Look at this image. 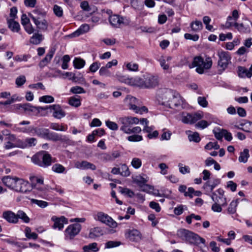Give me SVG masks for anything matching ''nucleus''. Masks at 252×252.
<instances>
[{
    "label": "nucleus",
    "instance_id": "obj_40",
    "mask_svg": "<svg viewBox=\"0 0 252 252\" xmlns=\"http://www.w3.org/2000/svg\"><path fill=\"white\" fill-rule=\"evenodd\" d=\"M249 152V151L247 149H245L242 152H241L239 161L241 162L246 163L250 156Z\"/></svg>",
    "mask_w": 252,
    "mask_h": 252
},
{
    "label": "nucleus",
    "instance_id": "obj_6",
    "mask_svg": "<svg viewBox=\"0 0 252 252\" xmlns=\"http://www.w3.org/2000/svg\"><path fill=\"white\" fill-rule=\"evenodd\" d=\"M52 159L51 156L45 151L39 152L32 158V160L34 163L42 167H47L51 165Z\"/></svg>",
    "mask_w": 252,
    "mask_h": 252
},
{
    "label": "nucleus",
    "instance_id": "obj_50",
    "mask_svg": "<svg viewBox=\"0 0 252 252\" xmlns=\"http://www.w3.org/2000/svg\"><path fill=\"white\" fill-rule=\"evenodd\" d=\"M222 205L220 203L214 202L211 207V209L213 211L215 212L220 213L221 212L222 210Z\"/></svg>",
    "mask_w": 252,
    "mask_h": 252
},
{
    "label": "nucleus",
    "instance_id": "obj_11",
    "mask_svg": "<svg viewBox=\"0 0 252 252\" xmlns=\"http://www.w3.org/2000/svg\"><path fill=\"white\" fill-rule=\"evenodd\" d=\"M218 55L219 57L218 65L223 70H224L227 68L229 63H230L231 59L230 54L228 52L221 51L218 52Z\"/></svg>",
    "mask_w": 252,
    "mask_h": 252
},
{
    "label": "nucleus",
    "instance_id": "obj_41",
    "mask_svg": "<svg viewBox=\"0 0 252 252\" xmlns=\"http://www.w3.org/2000/svg\"><path fill=\"white\" fill-rule=\"evenodd\" d=\"M85 61L81 58H76L73 61V65L75 68L80 69L84 66Z\"/></svg>",
    "mask_w": 252,
    "mask_h": 252
},
{
    "label": "nucleus",
    "instance_id": "obj_61",
    "mask_svg": "<svg viewBox=\"0 0 252 252\" xmlns=\"http://www.w3.org/2000/svg\"><path fill=\"white\" fill-rule=\"evenodd\" d=\"M138 64L136 63H129L126 64L127 68L130 71H138Z\"/></svg>",
    "mask_w": 252,
    "mask_h": 252
},
{
    "label": "nucleus",
    "instance_id": "obj_39",
    "mask_svg": "<svg viewBox=\"0 0 252 252\" xmlns=\"http://www.w3.org/2000/svg\"><path fill=\"white\" fill-rule=\"evenodd\" d=\"M17 217L18 219V221H19V219L22 220L23 222L25 223H29L30 221V219L27 215V214L22 210H19L17 213Z\"/></svg>",
    "mask_w": 252,
    "mask_h": 252
},
{
    "label": "nucleus",
    "instance_id": "obj_24",
    "mask_svg": "<svg viewBox=\"0 0 252 252\" xmlns=\"http://www.w3.org/2000/svg\"><path fill=\"white\" fill-rule=\"evenodd\" d=\"M75 167L77 168L83 170H87L90 169L92 170H95L96 169V166L94 164L86 160H83L81 162H76L75 163Z\"/></svg>",
    "mask_w": 252,
    "mask_h": 252
},
{
    "label": "nucleus",
    "instance_id": "obj_23",
    "mask_svg": "<svg viewBox=\"0 0 252 252\" xmlns=\"http://www.w3.org/2000/svg\"><path fill=\"white\" fill-rule=\"evenodd\" d=\"M33 131L37 136L46 139L49 129L42 127H30L29 129L28 132H32Z\"/></svg>",
    "mask_w": 252,
    "mask_h": 252
},
{
    "label": "nucleus",
    "instance_id": "obj_19",
    "mask_svg": "<svg viewBox=\"0 0 252 252\" xmlns=\"http://www.w3.org/2000/svg\"><path fill=\"white\" fill-rule=\"evenodd\" d=\"M48 108H50L53 110V116L58 119H61L62 118L65 117L66 114L65 112L62 110L61 107L58 104H54L47 107Z\"/></svg>",
    "mask_w": 252,
    "mask_h": 252
},
{
    "label": "nucleus",
    "instance_id": "obj_22",
    "mask_svg": "<svg viewBox=\"0 0 252 252\" xmlns=\"http://www.w3.org/2000/svg\"><path fill=\"white\" fill-rule=\"evenodd\" d=\"M2 217L9 223L14 224L18 223L17 214H15L11 211L3 212L2 213Z\"/></svg>",
    "mask_w": 252,
    "mask_h": 252
},
{
    "label": "nucleus",
    "instance_id": "obj_63",
    "mask_svg": "<svg viewBox=\"0 0 252 252\" xmlns=\"http://www.w3.org/2000/svg\"><path fill=\"white\" fill-rule=\"evenodd\" d=\"M149 206L153 209L155 210L157 212H159L161 210V208L159 204L155 201H151L150 202Z\"/></svg>",
    "mask_w": 252,
    "mask_h": 252
},
{
    "label": "nucleus",
    "instance_id": "obj_18",
    "mask_svg": "<svg viewBox=\"0 0 252 252\" xmlns=\"http://www.w3.org/2000/svg\"><path fill=\"white\" fill-rule=\"evenodd\" d=\"M235 27L238 30V31L244 33H248L251 32V27H252V22L249 20H247L245 23L238 24V23H235Z\"/></svg>",
    "mask_w": 252,
    "mask_h": 252
},
{
    "label": "nucleus",
    "instance_id": "obj_64",
    "mask_svg": "<svg viewBox=\"0 0 252 252\" xmlns=\"http://www.w3.org/2000/svg\"><path fill=\"white\" fill-rule=\"evenodd\" d=\"M197 101L198 104L203 107H206L208 105V102L205 97L199 96Z\"/></svg>",
    "mask_w": 252,
    "mask_h": 252
},
{
    "label": "nucleus",
    "instance_id": "obj_60",
    "mask_svg": "<svg viewBox=\"0 0 252 252\" xmlns=\"http://www.w3.org/2000/svg\"><path fill=\"white\" fill-rule=\"evenodd\" d=\"M100 66V63L98 62L93 63L90 66L89 70L91 72L94 73L95 72Z\"/></svg>",
    "mask_w": 252,
    "mask_h": 252
},
{
    "label": "nucleus",
    "instance_id": "obj_14",
    "mask_svg": "<svg viewBox=\"0 0 252 252\" xmlns=\"http://www.w3.org/2000/svg\"><path fill=\"white\" fill-rule=\"evenodd\" d=\"M220 183V179H214L212 182L210 181L205 182L202 188L205 191V194L210 195V193L213 192L214 189Z\"/></svg>",
    "mask_w": 252,
    "mask_h": 252
},
{
    "label": "nucleus",
    "instance_id": "obj_52",
    "mask_svg": "<svg viewBox=\"0 0 252 252\" xmlns=\"http://www.w3.org/2000/svg\"><path fill=\"white\" fill-rule=\"evenodd\" d=\"M220 148V145L218 144L217 142H210L208 144H207L205 146V149L206 150H210L212 149H214L215 150H218Z\"/></svg>",
    "mask_w": 252,
    "mask_h": 252
},
{
    "label": "nucleus",
    "instance_id": "obj_36",
    "mask_svg": "<svg viewBox=\"0 0 252 252\" xmlns=\"http://www.w3.org/2000/svg\"><path fill=\"white\" fill-rule=\"evenodd\" d=\"M239 199L232 200L227 208V213L229 214H234L236 212V208L238 204Z\"/></svg>",
    "mask_w": 252,
    "mask_h": 252
},
{
    "label": "nucleus",
    "instance_id": "obj_49",
    "mask_svg": "<svg viewBox=\"0 0 252 252\" xmlns=\"http://www.w3.org/2000/svg\"><path fill=\"white\" fill-rule=\"evenodd\" d=\"M31 57L30 55H17L14 57L13 59L16 62H26Z\"/></svg>",
    "mask_w": 252,
    "mask_h": 252
},
{
    "label": "nucleus",
    "instance_id": "obj_9",
    "mask_svg": "<svg viewBox=\"0 0 252 252\" xmlns=\"http://www.w3.org/2000/svg\"><path fill=\"white\" fill-rule=\"evenodd\" d=\"M81 225L79 223H74L68 226L64 231L65 239L72 240L78 235L81 230Z\"/></svg>",
    "mask_w": 252,
    "mask_h": 252
},
{
    "label": "nucleus",
    "instance_id": "obj_26",
    "mask_svg": "<svg viewBox=\"0 0 252 252\" xmlns=\"http://www.w3.org/2000/svg\"><path fill=\"white\" fill-rule=\"evenodd\" d=\"M127 238L132 241H137L141 238L140 233L136 229L127 230L126 233Z\"/></svg>",
    "mask_w": 252,
    "mask_h": 252
},
{
    "label": "nucleus",
    "instance_id": "obj_54",
    "mask_svg": "<svg viewBox=\"0 0 252 252\" xmlns=\"http://www.w3.org/2000/svg\"><path fill=\"white\" fill-rule=\"evenodd\" d=\"M189 139L190 141H194L195 142H199L200 141L199 134L198 132H195L192 134L189 135Z\"/></svg>",
    "mask_w": 252,
    "mask_h": 252
},
{
    "label": "nucleus",
    "instance_id": "obj_53",
    "mask_svg": "<svg viewBox=\"0 0 252 252\" xmlns=\"http://www.w3.org/2000/svg\"><path fill=\"white\" fill-rule=\"evenodd\" d=\"M26 81L25 76L24 75H20L16 79L15 83L18 87H21L25 84Z\"/></svg>",
    "mask_w": 252,
    "mask_h": 252
},
{
    "label": "nucleus",
    "instance_id": "obj_38",
    "mask_svg": "<svg viewBox=\"0 0 252 252\" xmlns=\"http://www.w3.org/2000/svg\"><path fill=\"white\" fill-rule=\"evenodd\" d=\"M223 131H225V129L216 127L213 129V132L216 139L218 140H221L224 134Z\"/></svg>",
    "mask_w": 252,
    "mask_h": 252
},
{
    "label": "nucleus",
    "instance_id": "obj_3",
    "mask_svg": "<svg viewBox=\"0 0 252 252\" xmlns=\"http://www.w3.org/2000/svg\"><path fill=\"white\" fill-rule=\"evenodd\" d=\"M134 85L142 88L152 89L159 84V78L157 75L145 73L141 77H136L133 79Z\"/></svg>",
    "mask_w": 252,
    "mask_h": 252
},
{
    "label": "nucleus",
    "instance_id": "obj_27",
    "mask_svg": "<svg viewBox=\"0 0 252 252\" xmlns=\"http://www.w3.org/2000/svg\"><path fill=\"white\" fill-rule=\"evenodd\" d=\"M55 52V49L54 48L51 49L45 57L43 58L39 63V66L42 68L46 66L48 63H49L51 59H52L54 54Z\"/></svg>",
    "mask_w": 252,
    "mask_h": 252
},
{
    "label": "nucleus",
    "instance_id": "obj_4",
    "mask_svg": "<svg viewBox=\"0 0 252 252\" xmlns=\"http://www.w3.org/2000/svg\"><path fill=\"white\" fill-rule=\"evenodd\" d=\"M178 235L183 240L194 245H198L201 243L205 244V240L198 235L185 229L178 230Z\"/></svg>",
    "mask_w": 252,
    "mask_h": 252
},
{
    "label": "nucleus",
    "instance_id": "obj_47",
    "mask_svg": "<svg viewBox=\"0 0 252 252\" xmlns=\"http://www.w3.org/2000/svg\"><path fill=\"white\" fill-rule=\"evenodd\" d=\"M52 170L58 173H63L65 168L60 164H55L52 166Z\"/></svg>",
    "mask_w": 252,
    "mask_h": 252
},
{
    "label": "nucleus",
    "instance_id": "obj_48",
    "mask_svg": "<svg viewBox=\"0 0 252 252\" xmlns=\"http://www.w3.org/2000/svg\"><path fill=\"white\" fill-rule=\"evenodd\" d=\"M31 202L37 205L39 207L44 208L47 207L48 203L46 201L43 200H38L35 199H32Z\"/></svg>",
    "mask_w": 252,
    "mask_h": 252
},
{
    "label": "nucleus",
    "instance_id": "obj_17",
    "mask_svg": "<svg viewBox=\"0 0 252 252\" xmlns=\"http://www.w3.org/2000/svg\"><path fill=\"white\" fill-rule=\"evenodd\" d=\"M17 147L21 148H30L36 145L37 139L34 137L27 138L24 141L19 140Z\"/></svg>",
    "mask_w": 252,
    "mask_h": 252
},
{
    "label": "nucleus",
    "instance_id": "obj_51",
    "mask_svg": "<svg viewBox=\"0 0 252 252\" xmlns=\"http://www.w3.org/2000/svg\"><path fill=\"white\" fill-rule=\"evenodd\" d=\"M39 100L44 103H52L54 101V98L51 95H44L40 97Z\"/></svg>",
    "mask_w": 252,
    "mask_h": 252
},
{
    "label": "nucleus",
    "instance_id": "obj_12",
    "mask_svg": "<svg viewBox=\"0 0 252 252\" xmlns=\"http://www.w3.org/2000/svg\"><path fill=\"white\" fill-rule=\"evenodd\" d=\"M109 21L110 24L116 28L120 27L122 25L128 24V21L126 18L120 17L118 15H111L109 17Z\"/></svg>",
    "mask_w": 252,
    "mask_h": 252
},
{
    "label": "nucleus",
    "instance_id": "obj_45",
    "mask_svg": "<svg viewBox=\"0 0 252 252\" xmlns=\"http://www.w3.org/2000/svg\"><path fill=\"white\" fill-rule=\"evenodd\" d=\"M120 168L121 175L124 177H127L130 175V172L128 167L125 164L121 165Z\"/></svg>",
    "mask_w": 252,
    "mask_h": 252
},
{
    "label": "nucleus",
    "instance_id": "obj_8",
    "mask_svg": "<svg viewBox=\"0 0 252 252\" xmlns=\"http://www.w3.org/2000/svg\"><path fill=\"white\" fill-rule=\"evenodd\" d=\"M181 121L184 124H193L203 118V116L199 113H189L183 112L181 114Z\"/></svg>",
    "mask_w": 252,
    "mask_h": 252
},
{
    "label": "nucleus",
    "instance_id": "obj_21",
    "mask_svg": "<svg viewBox=\"0 0 252 252\" xmlns=\"http://www.w3.org/2000/svg\"><path fill=\"white\" fill-rule=\"evenodd\" d=\"M48 109L47 106L43 107H35L32 105L30 103L23 104V109L25 112H32L35 115L39 113L40 110H46Z\"/></svg>",
    "mask_w": 252,
    "mask_h": 252
},
{
    "label": "nucleus",
    "instance_id": "obj_5",
    "mask_svg": "<svg viewBox=\"0 0 252 252\" xmlns=\"http://www.w3.org/2000/svg\"><path fill=\"white\" fill-rule=\"evenodd\" d=\"M212 60L210 57L206 58L205 61L201 56L194 57L191 64H189L190 68L196 67V71L200 74L204 73L205 69H210L212 65Z\"/></svg>",
    "mask_w": 252,
    "mask_h": 252
},
{
    "label": "nucleus",
    "instance_id": "obj_56",
    "mask_svg": "<svg viewBox=\"0 0 252 252\" xmlns=\"http://www.w3.org/2000/svg\"><path fill=\"white\" fill-rule=\"evenodd\" d=\"M209 123L205 120H201L199 121L195 125V126L197 128L204 129L209 126Z\"/></svg>",
    "mask_w": 252,
    "mask_h": 252
},
{
    "label": "nucleus",
    "instance_id": "obj_34",
    "mask_svg": "<svg viewBox=\"0 0 252 252\" xmlns=\"http://www.w3.org/2000/svg\"><path fill=\"white\" fill-rule=\"evenodd\" d=\"M43 40V36L41 34L35 33L31 37L30 42L31 43L34 45L39 44Z\"/></svg>",
    "mask_w": 252,
    "mask_h": 252
},
{
    "label": "nucleus",
    "instance_id": "obj_35",
    "mask_svg": "<svg viewBox=\"0 0 252 252\" xmlns=\"http://www.w3.org/2000/svg\"><path fill=\"white\" fill-rule=\"evenodd\" d=\"M190 28L192 31L198 32L203 29V25L200 21L196 20L192 22L190 24Z\"/></svg>",
    "mask_w": 252,
    "mask_h": 252
},
{
    "label": "nucleus",
    "instance_id": "obj_42",
    "mask_svg": "<svg viewBox=\"0 0 252 252\" xmlns=\"http://www.w3.org/2000/svg\"><path fill=\"white\" fill-rule=\"evenodd\" d=\"M98 158L103 162L111 161V158L110 156V153H101L98 154Z\"/></svg>",
    "mask_w": 252,
    "mask_h": 252
},
{
    "label": "nucleus",
    "instance_id": "obj_33",
    "mask_svg": "<svg viewBox=\"0 0 252 252\" xmlns=\"http://www.w3.org/2000/svg\"><path fill=\"white\" fill-rule=\"evenodd\" d=\"M84 252H96L98 251L99 249L97 247L96 243H92L88 245L84 246L83 247Z\"/></svg>",
    "mask_w": 252,
    "mask_h": 252
},
{
    "label": "nucleus",
    "instance_id": "obj_25",
    "mask_svg": "<svg viewBox=\"0 0 252 252\" xmlns=\"http://www.w3.org/2000/svg\"><path fill=\"white\" fill-rule=\"evenodd\" d=\"M31 18L32 20L37 28L42 31H46L48 29V23L45 20L39 21V17H36L32 14L30 15Z\"/></svg>",
    "mask_w": 252,
    "mask_h": 252
},
{
    "label": "nucleus",
    "instance_id": "obj_43",
    "mask_svg": "<svg viewBox=\"0 0 252 252\" xmlns=\"http://www.w3.org/2000/svg\"><path fill=\"white\" fill-rule=\"evenodd\" d=\"M53 10L55 15L58 17H62L63 15V8L55 4L53 6Z\"/></svg>",
    "mask_w": 252,
    "mask_h": 252
},
{
    "label": "nucleus",
    "instance_id": "obj_30",
    "mask_svg": "<svg viewBox=\"0 0 252 252\" xmlns=\"http://www.w3.org/2000/svg\"><path fill=\"white\" fill-rule=\"evenodd\" d=\"M103 234V231L100 227H95L90 230L89 237L91 238H94L102 236Z\"/></svg>",
    "mask_w": 252,
    "mask_h": 252
},
{
    "label": "nucleus",
    "instance_id": "obj_28",
    "mask_svg": "<svg viewBox=\"0 0 252 252\" xmlns=\"http://www.w3.org/2000/svg\"><path fill=\"white\" fill-rule=\"evenodd\" d=\"M238 75L240 77H251L252 76V64L251 65L249 69H247L245 67L239 66Z\"/></svg>",
    "mask_w": 252,
    "mask_h": 252
},
{
    "label": "nucleus",
    "instance_id": "obj_55",
    "mask_svg": "<svg viewBox=\"0 0 252 252\" xmlns=\"http://www.w3.org/2000/svg\"><path fill=\"white\" fill-rule=\"evenodd\" d=\"M132 166L135 169L140 168L142 165L141 160L138 158H133L131 161Z\"/></svg>",
    "mask_w": 252,
    "mask_h": 252
},
{
    "label": "nucleus",
    "instance_id": "obj_32",
    "mask_svg": "<svg viewBox=\"0 0 252 252\" xmlns=\"http://www.w3.org/2000/svg\"><path fill=\"white\" fill-rule=\"evenodd\" d=\"M30 179L32 188H36L38 190H41V189L39 187H37V185H42L43 184V178H39L35 176H32L30 177Z\"/></svg>",
    "mask_w": 252,
    "mask_h": 252
},
{
    "label": "nucleus",
    "instance_id": "obj_29",
    "mask_svg": "<svg viewBox=\"0 0 252 252\" xmlns=\"http://www.w3.org/2000/svg\"><path fill=\"white\" fill-rule=\"evenodd\" d=\"M7 23L8 28L12 32H18L20 30L19 23L15 21L14 19H7Z\"/></svg>",
    "mask_w": 252,
    "mask_h": 252
},
{
    "label": "nucleus",
    "instance_id": "obj_15",
    "mask_svg": "<svg viewBox=\"0 0 252 252\" xmlns=\"http://www.w3.org/2000/svg\"><path fill=\"white\" fill-rule=\"evenodd\" d=\"M51 220L54 222L52 227L54 229L58 228L60 230L63 228L64 224L68 223L67 219L64 216H61L59 218L56 216H53L51 218Z\"/></svg>",
    "mask_w": 252,
    "mask_h": 252
},
{
    "label": "nucleus",
    "instance_id": "obj_31",
    "mask_svg": "<svg viewBox=\"0 0 252 252\" xmlns=\"http://www.w3.org/2000/svg\"><path fill=\"white\" fill-rule=\"evenodd\" d=\"M89 29L90 27L89 25L86 24H83L77 31L72 33V35L74 37L78 36L81 34L87 32L89 31Z\"/></svg>",
    "mask_w": 252,
    "mask_h": 252
},
{
    "label": "nucleus",
    "instance_id": "obj_16",
    "mask_svg": "<svg viewBox=\"0 0 252 252\" xmlns=\"http://www.w3.org/2000/svg\"><path fill=\"white\" fill-rule=\"evenodd\" d=\"M119 122L122 125L120 130L126 134H130L131 122L128 117H121L119 119Z\"/></svg>",
    "mask_w": 252,
    "mask_h": 252
},
{
    "label": "nucleus",
    "instance_id": "obj_7",
    "mask_svg": "<svg viewBox=\"0 0 252 252\" xmlns=\"http://www.w3.org/2000/svg\"><path fill=\"white\" fill-rule=\"evenodd\" d=\"M94 219L99 221L110 227L115 228L117 226V223L111 217L103 212H98L94 216Z\"/></svg>",
    "mask_w": 252,
    "mask_h": 252
},
{
    "label": "nucleus",
    "instance_id": "obj_46",
    "mask_svg": "<svg viewBox=\"0 0 252 252\" xmlns=\"http://www.w3.org/2000/svg\"><path fill=\"white\" fill-rule=\"evenodd\" d=\"M70 92L74 94H80L86 93V91L83 88L78 86L72 87L70 90Z\"/></svg>",
    "mask_w": 252,
    "mask_h": 252
},
{
    "label": "nucleus",
    "instance_id": "obj_2",
    "mask_svg": "<svg viewBox=\"0 0 252 252\" xmlns=\"http://www.w3.org/2000/svg\"><path fill=\"white\" fill-rule=\"evenodd\" d=\"M162 103L170 108H173L183 104V100L180 94L177 92L166 89L162 94Z\"/></svg>",
    "mask_w": 252,
    "mask_h": 252
},
{
    "label": "nucleus",
    "instance_id": "obj_58",
    "mask_svg": "<svg viewBox=\"0 0 252 252\" xmlns=\"http://www.w3.org/2000/svg\"><path fill=\"white\" fill-rule=\"evenodd\" d=\"M99 74L100 76H110L111 73L108 70V68L106 66H102L99 71Z\"/></svg>",
    "mask_w": 252,
    "mask_h": 252
},
{
    "label": "nucleus",
    "instance_id": "obj_10",
    "mask_svg": "<svg viewBox=\"0 0 252 252\" xmlns=\"http://www.w3.org/2000/svg\"><path fill=\"white\" fill-rule=\"evenodd\" d=\"M210 196L214 202L220 203L223 207L226 206L227 204L226 198L224 195V191L221 188L212 192Z\"/></svg>",
    "mask_w": 252,
    "mask_h": 252
},
{
    "label": "nucleus",
    "instance_id": "obj_57",
    "mask_svg": "<svg viewBox=\"0 0 252 252\" xmlns=\"http://www.w3.org/2000/svg\"><path fill=\"white\" fill-rule=\"evenodd\" d=\"M184 209H187L186 206L180 205L174 208V213L176 215H180L183 213Z\"/></svg>",
    "mask_w": 252,
    "mask_h": 252
},
{
    "label": "nucleus",
    "instance_id": "obj_59",
    "mask_svg": "<svg viewBox=\"0 0 252 252\" xmlns=\"http://www.w3.org/2000/svg\"><path fill=\"white\" fill-rule=\"evenodd\" d=\"M142 139V136L139 135H132L127 137V140L131 142H138Z\"/></svg>",
    "mask_w": 252,
    "mask_h": 252
},
{
    "label": "nucleus",
    "instance_id": "obj_20",
    "mask_svg": "<svg viewBox=\"0 0 252 252\" xmlns=\"http://www.w3.org/2000/svg\"><path fill=\"white\" fill-rule=\"evenodd\" d=\"M46 139L53 141L67 142L69 139L65 135H62L54 132H50L49 130Z\"/></svg>",
    "mask_w": 252,
    "mask_h": 252
},
{
    "label": "nucleus",
    "instance_id": "obj_62",
    "mask_svg": "<svg viewBox=\"0 0 252 252\" xmlns=\"http://www.w3.org/2000/svg\"><path fill=\"white\" fill-rule=\"evenodd\" d=\"M106 125L108 128L113 130H117L118 128V125L116 123L109 120L106 121Z\"/></svg>",
    "mask_w": 252,
    "mask_h": 252
},
{
    "label": "nucleus",
    "instance_id": "obj_1",
    "mask_svg": "<svg viewBox=\"0 0 252 252\" xmlns=\"http://www.w3.org/2000/svg\"><path fill=\"white\" fill-rule=\"evenodd\" d=\"M2 182L8 188L16 191L25 193L30 191L29 183L22 179L6 176L2 178Z\"/></svg>",
    "mask_w": 252,
    "mask_h": 252
},
{
    "label": "nucleus",
    "instance_id": "obj_37",
    "mask_svg": "<svg viewBox=\"0 0 252 252\" xmlns=\"http://www.w3.org/2000/svg\"><path fill=\"white\" fill-rule=\"evenodd\" d=\"M80 96L70 97L69 99L68 103L72 106L78 107L81 105Z\"/></svg>",
    "mask_w": 252,
    "mask_h": 252
},
{
    "label": "nucleus",
    "instance_id": "obj_13",
    "mask_svg": "<svg viewBox=\"0 0 252 252\" xmlns=\"http://www.w3.org/2000/svg\"><path fill=\"white\" fill-rule=\"evenodd\" d=\"M126 100L129 101L128 104V107L129 109L133 110L135 113L142 114L144 112H148V109L146 107L142 106L141 107H139L137 106L135 104H132V102H135V101L136 100L135 97L132 96L127 97L126 98Z\"/></svg>",
    "mask_w": 252,
    "mask_h": 252
},
{
    "label": "nucleus",
    "instance_id": "obj_44",
    "mask_svg": "<svg viewBox=\"0 0 252 252\" xmlns=\"http://www.w3.org/2000/svg\"><path fill=\"white\" fill-rule=\"evenodd\" d=\"M134 182L136 183L140 188H142L143 185L146 184L148 182V180L142 176H137Z\"/></svg>",
    "mask_w": 252,
    "mask_h": 252
}]
</instances>
